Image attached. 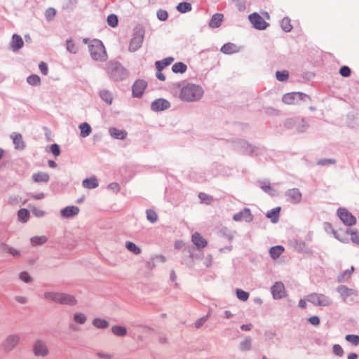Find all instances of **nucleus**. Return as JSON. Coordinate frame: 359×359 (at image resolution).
<instances>
[{"label":"nucleus","mask_w":359,"mask_h":359,"mask_svg":"<svg viewBox=\"0 0 359 359\" xmlns=\"http://www.w3.org/2000/svg\"><path fill=\"white\" fill-rule=\"evenodd\" d=\"M333 353L338 356H342L344 355V350L342 347L339 344H334L332 348Z\"/></svg>","instance_id":"59"},{"label":"nucleus","mask_w":359,"mask_h":359,"mask_svg":"<svg viewBox=\"0 0 359 359\" xmlns=\"http://www.w3.org/2000/svg\"><path fill=\"white\" fill-rule=\"evenodd\" d=\"M261 189L265 191L266 193L269 194V195L273 196L274 195V190L271 188L270 186V182L268 180H263L259 182Z\"/></svg>","instance_id":"39"},{"label":"nucleus","mask_w":359,"mask_h":359,"mask_svg":"<svg viewBox=\"0 0 359 359\" xmlns=\"http://www.w3.org/2000/svg\"><path fill=\"white\" fill-rule=\"evenodd\" d=\"M233 219L236 222L245 220L247 222H250L253 219V216L251 214L250 210L248 208H245L239 212L235 214L233 217Z\"/></svg>","instance_id":"16"},{"label":"nucleus","mask_w":359,"mask_h":359,"mask_svg":"<svg viewBox=\"0 0 359 359\" xmlns=\"http://www.w3.org/2000/svg\"><path fill=\"white\" fill-rule=\"evenodd\" d=\"M170 107V102L163 98L157 99L152 102L151 104V109L154 111H163L168 109Z\"/></svg>","instance_id":"17"},{"label":"nucleus","mask_w":359,"mask_h":359,"mask_svg":"<svg viewBox=\"0 0 359 359\" xmlns=\"http://www.w3.org/2000/svg\"><path fill=\"white\" fill-rule=\"evenodd\" d=\"M306 300L316 306L327 307L332 304V299L322 293H311L306 297Z\"/></svg>","instance_id":"6"},{"label":"nucleus","mask_w":359,"mask_h":359,"mask_svg":"<svg viewBox=\"0 0 359 359\" xmlns=\"http://www.w3.org/2000/svg\"><path fill=\"white\" fill-rule=\"evenodd\" d=\"M285 126L288 128L295 127L296 130L299 133L304 132L309 126L304 119L299 118L287 119L285 123Z\"/></svg>","instance_id":"11"},{"label":"nucleus","mask_w":359,"mask_h":359,"mask_svg":"<svg viewBox=\"0 0 359 359\" xmlns=\"http://www.w3.org/2000/svg\"><path fill=\"white\" fill-rule=\"evenodd\" d=\"M73 320L76 323L83 325L87 320V317L83 313L76 312L73 316Z\"/></svg>","instance_id":"40"},{"label":"nucleus","mask_w":359,"mask_h":359,"mask_svg":"<svg viewBox=\"0 0 359 359\" xmlns=\"http://www.w3.org/2000/svg\"><path fill=\"white\" fill-rule=\"evenodd\" d=\"M252 348V339L250 337H245L244 340L239 344V349L241 351H248Z\"/></svg>","instance_id":"33"},{"label":"nucleus","mask_w":359,"mask_h":359,"mask_svg":"<svg viewBox=\"0 0 359 359\" xmlns=\"http://www.w3.org/2000/svg\"><path fill=\"white\" fill-rule=\"evenodd\" d=\"M24 46V41L22 39V37L17 34H14L12 36V40L10 43V48L15 52L20 50L21 48H22Z\"/></svg>","instance_id":"21"},{"label":"nucleus","mask_w":359,"mask_h":359,"mask_svg":"<svg viewBox=\"0 0 359 359\" xmlns=\"http://www.w3.org/2000/svg\"><path fill=\"white\" fill-rule=\"evenodd\" d=\"M106 70L109 78L115 81H123L128 76L127 70L118 62H109Z\"/></svg>","instance_id":"2"},{"label":"nucleus","mask_w":359,"mask_h":359,"mask_svg":"<svg viewBox=\"0 0 359 359\" xmlns=\"http://www.w3.org/2000/svg\"><path fill=\"white\" fill-rule=\"evenodd\" d=\"M82 185L86 189H95L98 187L97 180L95 177L86 178L82 182Z\"/></svg>","instance_id":"28"},{"label":"nucleus","mask_w":359,"mask_h":359,"mask_svg":"<svg viewBox=\"0 0 359 359\" xmlns=\"http://www.w3.org/2000/svg\"><path fill=\"white\" fill-rule=\"evenodd\" d=\"M354 271L353 266H351L350 269L344 271L340 273L337 277V281L339 283L347 282L351 276L352 273Z\"/></svg>","instance_id":"31"},{"label":"nucleus","mask_w":359,"mask_h":359,"mask_svg":"<svg viewBox=\"0 0 359 359\" xmlns=\"http://www.w3.org/2000/svg\"><path fill=\"white\" fill-rule=\"evenodd\" d=\"M20 278L24 281L25 283H30L32 281V278L29 274L27 271H22L20 273Z\"/></svg>","instance_id":"61"},{"label":"nucleus","mask_w":359,"mask_h":359,"mask_svg":"<svg viewBox=\"0 0 359 359\" xmlns=\"http://www.w3.org/2000/svg\"><path fill=\"white\" fill-rule=\"evenodd\" d=\"M147 86V83L145 81L142 79L137 80L133 85L132 88L133 97H140L142 95Z\"/></svg>","instance_id":"15"},{"label":"nucleus","mask_w":359,"mask_h":359,"mask_svg":"<svg viewBox=\"0 0 359 359\" xmlns=\"http://www.w3.org/2000/svg\"><path fill=\"white\" fill-rule=\"evenodd\" d=\"M33 353L36 357H46L49 354V349L46 344L41 340L37 339L32 346Z\"/></svg>","instance_id":"9"},{"label":"nucleus","mask_w":359,"mask_h":359,"mask_svg":"<svg viewBox=\"0 0 359 359\" xmlns=\"http://www.w3.org/2000/svg\"><path fill=\"white\" fill-rule=\"evenodd\" d=\"M336 291L339 294L341 301L346 304L354 302L358 296V290L355 288H350L344 285H339L337 287Z\"/></svg>","instance_id":"4"},{"label":"nucleus","mask_w":359,"mask_h":359,"mask_svg":"<svg viewBox=\"0 0 359 359\" xmlns=\"http://www.w3.org/2000/svg\"><path fill=\"white\" fill-rule=\"evenodd\" d=\"M191 241L198 249L204 248L208 245L207 241L198 232L192 235Z\"/></svg>","instance_id":"22"},{"label":"nucleus","mask_w":359,"mask_h":359,"mask_svg":"<svg viewBox=\"0 0 359 359\" xmlns=\"http://www.w3.org/2000/svg\"><path fill=\"white\" fill-rule=\"evenodd\" d=\"M220 50L224 54H232L238 53L239 51V48L234 43H227L222 46Z\"/></svg>","instance_id":"25"},{"label":"nucleus","mask_w":359,"mask_h":359,"mask_svg":"<svg viewBox=\"0 0 359 359\" xmlns=\"http://www.w3.org/2000/svg\"><path fill=\"white\" fill-rule=\"evenodd\" d=\"M100 98L104 101L107 104H111L113 101V96L110 91L107 90H102L100 91Z\"/></svg>","instance_id":"34"},{"label":"nucleus","mask_w":359,"mask_h":359,"mask_svg":"<svg viewBox=\"0 0 359 359\" xmlns=\"http://www.w3.org/2000/svg\"><path fill=\"white\" fill-rule=\"evenodd\" d=\"M91 57L96 61H105L107 55L102 42L98 39H93L88 46Z\"/></svg>","instance_id":"3"},{"label":"nucleus","mask_w":359,"mask_h":359,"mask_svg":"<svg viewBox=\"0 0 359 359\" xmlns=\"http://www.w3.org/2000/svg\"><path fill=\"white\" fill-rule=\"evenodd\" d=\"M282 101L286 104H297L301 101H311V98L309 95L304 93L292 92L285 93L282 97Z\"/></svg>","instance_id":"7"},{"label":"nucleus","mask_w":359,"mask_h":359,"mask_svg":"<svg viewBox=\"0 0 359 359\" xmlns=\"http://www.w3.org/2000/svg\"><path fill=\"white\" fill-rule=\"evenodd\" d=\"M351 73V69L348 66H343L339 69V74L344 77H348Z\"/></svg>","instance_id":"58"},{"label":"nucleus","mask_w":359,"mask_h":359,"mask_svg":"<svg viewBox=\"0 0 359 359\" xmlns=\"http://www.w3.org/2000/svg\"><path fill=\"white\" fill-rule=\"evenodd\" d=\"M50 151L52 152V154L57 156L60 154V149L58 144H53L50 145Z\"/></svg>","instance_id":"63"},{"label":"nucleus","mask_w":359,"mask_h":359,"mask_svg":"<svg viewBox=\"0 0 359 359\" xmlns=\"http://www.w3.org/2000/svg\"><path fill=\"white\" fill-rule=\"evenodd\" d=\"M147 219L151 222V223H156L158 219V217L156 214V212L151 209L147 210Z\"/></svg>","instance_id":"49"},{"label":"nucleus","mask_w":359,"mask_h":359,"mask_svg":"<svg viewBox=\"0 0 359 359\" xmlns=\"http://www.w3.org/2000/svg\"><path fill=\"white\" fill-rule=\"evenodd\" d=\"M112 333L117 337H124L127 334V330L125 327L121 325H114L111 327Z\"/></svg>","instance_id":"37"},{"label":"nucleus","mask_w":359,"mask_h":359,"mask_svg":"<svg viewBox=\"0 0 359 359\" xmlns=\"http://www.w3.org/2000/svg\"><path fill=\"white\" fill-rule=\"evenodd\" d=\"M18 219L22 222H27L29 217V212L25 208H22L18 212Z\"/></svg>","instance_id":"44"},{"label":"nucleus","mask_w":359,"mask_h":359,"mask_svg":"<svg viewBox=\"0 0 359 359\" xmlns=\"http://www.w3.org/2000/svg\"><path fill=\"white\" fill-rule=\"evenodd\" d=\"M273 299H280L285 296L284 284L282 282H276L271 288Z\"/></svg>","instance_id":"14"},{"label":"nucleus","mask_w":359,"mask_h":359,"mask_svg":"<svg viewBox=\"0 0 359 359\" xmlns=\"http://www.w3.org/2000/svg\"><path fill=\"white\" fill-rule=\"evenodd\" d=\"M144 37V29L141 27H135L129 43L128 50L133 53L140 49L142 45Z\"/></svg>","instance_id":"5"},{"label":"nucleus","mask_w":359,"mask_h":359,"mask_svg":"<svg viewBox=\"0 0 359 359\" xmlns=\"http://www.w3.org/2000/svg\"><path fill=\"white\" fill-rule=\"evenodd\" d=\"M238 147L243 154L253 155L257 153V148L253 145L248 144L244 140L238 142Z\"/></svg>","instance_id":"19"},{"label":"nucleus","mask_w":359,"mask_h":359,"mask_svg":"<svg viewBox=\"0 0 359 359\" xmlns=\"http://www.w3.org/2000/svg\"><path fill=\"white\" fill-rule=\"evenodd\" d=\"M26 201V200L22 201L21 197H20L19 196H11L8 198V203L11 205H17L20 203L25 204Z\"/></svg>","instance_id":"47"},{"label":"nucleus","mask_w":359,"mask_h":359,"mask_svg":"<svg viewBox=\"0 0 359 359\" xmlns=\"http://www.w3.org/2000/svg\"><path fill=\"white\" fill-rule=\"evenodd\" d=\"M13 142L15 144V149L18 150H23L25 148V143L22 140L21 134L18 133H13L11 135Z\"/></svg>","instance_id":"23"},{"label":"nucleus","mask_w":359,"mask_h":359,"mask_svg":"<svg viewBox=\"0 0 359 359\" xmlns=\"http://www.w3.org/2000/svg\"><path fill=\"white\" fill-rule=\"evenodd\" d=\"M346 340L351 343L354 346L359 345V336L356 334H347L345 337Z\"/></svg>","instance_id":"54"},{"label":"nucleus","mask_w":359,"mask_h":359,"mask_svg":"<svg viewBox=\"0 0 359 359\" xmlns=\"http://www.w3.org/2000/svg\"><path fill=\"white\" fill-rule=\"evenodd\" d=\"M219 232H220V234L226 238V239L231 241L233 239V234L232 233V231L229 229L227 227H222L221 228V229L219 230Z\"/></svg>","instance_id":"52"},{"label":"nucleus","mask_w":359,"mask_h":359,"mask_svg":"<svg viewBox=\"0 0 359 359\" xmlns=\"http://www.w3.org/2000/svg\"><path fill=\"white\" fill-rule=\"evenodd\" d=\"M79 212V208L77 206H67L60 211L61 217L63 218H70L77 215Z\"/></svg>","instance_id":"20"},{"label":"nucleus","mask_w":359,"mask_h":359,"mask_svg":"<svg viewBox=\"0 0 359 359\" xmlns=\"http://www.w3.org/2000/svg\"><path fill=\"white\" fill-rule=\"evenodd\" d=\"M276 76V79L279 81H286L289 78V72L287 70L277 71Z\"/></svg>","instance_id":"50"},{"label":"nucleus","mask_w":359,"mask_h":359,"mask_svg":"<svg viewBox=\"0 0 359 359\" xmlns=\"http://www.w3.org/2000/svg\"><path fill=\"white\" fill-rule=\"evenodd\" d=\"M198 198H200L201 202L205 203L208 205L211 204L214 201L212 196H209L205 193H200L198 195Z\"/></svg>","instance_id":"53"},{"label":"nucleus","mask_w":359,"mask_h":359,"mask_svg":"<svg viewBox=\"0 0 359 359\" xmlns=\"http://www.w3.org/2000/svg\"><path fill=\"white\" fill-rule=\"evenodd\" d=\"M224 15L221 13H215L214 14L211 20L209 22V26L211 28H217L221 25V23L223 20Z\"/></svg>","instance_id":"24"},{"label":"nucleus","mask_w":359,"mask_h":359,"mask_svg":"<svg viewBox=\"0 0 359 359\" xmlns=\"http://www.w3.org/2000/svg\"><path fill=\"white\" fill-rule=\"evenodd\" d=\"M337 215L341 222L346 226H353L356 223V218L344 208L337 210Z\"/></svg>","instance_id":"8"},{"label":"nucleus","mask_w":359,"mask_h":359,"mask_svg":"<svg viewBox=\"0 0 359 359\" xmlns=\"http://www.w3.org/2000/svg\"><path fill=\"white\" fill-rule=\"evenodd\" d=\"M60 292H46L43 294L44 299L47 301L59 303V297Z\"/></svg>","instance_id":"32"},{"label":"nucleus","mask_w":359,"mask_h":359,"mask_svg":"<svg viewBox=\"0 0 359 359\" xmlns=\"http://www.w3.org/2000/svg\"><path fill=\"white\" fill-rule=\"evenodd\" d=\"M107 23L111 27H115L118 25V18L114 14H111L107 17Z\"/></svg>","instance_id":"57"},{"label":"nucleus","mask_w":359,"mask_h":359,"mask_svg":"<svg viewBox=\"0 0 359 359\" xmlns=\"http://www.w3.org/2000/svg\"><path fill=\"white\" fill-rule=\"evenodd\" d=\"M203 95V90L200 86L189 83L182 88L180 98L185 102H195L199 100Z\"/></svg>","instance_id":"1"},{"label":"nucleus","mask_w":359,"mask_h":359,"mask_svg":"<svg viewBox=\"0 0 359 359\" xmlns=\"http://www.w3.org/2000/svg\"><path fill=\"white\" fill-rule=\"evenodd\" d=\"M20 337L19 334H13L8 335L4 342V348L6 351H11L20 342Z\"/></svg>","instance_id":"12"},{"label":"nucleus","mask_w":359,"mask_h":359,"mask_svg":"<svg viewBox=\"0 0 359 359\" xmlns=\"http://www.w3.org/2000/svg\"><path fill=\"white\" fill-rule=\"evenodd\" d=\"M281 28L285 32H290L292 29V25H291V21L289 18H284L281 20Z\"/></svg>","instance_id":"46"},{"label":"nucleus","mask_w":359,"mask_h":359,"mask_svg":"<svg viewBox=\"0 0 359 359\" xmlns=\"http://www.w3.org/2000/svg\"><path fill=\"white\" fill-rule=\"evenodd\" d=\"M174 61L172 57H168L162 60H158L155 62L156 69H163L165 67L170 65Z\"/></svg>","instance_id":"36"},{"label":"nucleus","mask_w":359,"mask_h":359,"mask_svg":"<svg viewBox=\"0 0 359 359\" xmlns=\"http://www.w3.org/2000/svg\"><path fill=\"white\" fill-rule=\"evenodd\" d=\"M67 50L73 54H76L79 51L78 46L73 42L72 39H67L66 41Z\"/></svg>","instance_id":"48"},{"label":"nucleus","mask_w":359,"mask_h":359,"mask_svg":"<svg viewBox=\"0 0 359 359\" xmlns=\"http://www.w3.org/2000/svg\"><path fill=\"white\" fill-rule=\"evenodd\" d=\"M58 304L73 306L77 304V300L72 294L60 292Z\"/></svg>","instance_id":"18"},{"label":"nucleus","mask_w":359,"mask_h":359,"mask_svg":"<svg viewBox=\"0 0 359 359\" xmlns=\"http://www.w3.org/2000/svg\"><path fill=\"white\" fill-rule=\"evenodd\" d=\"M157 17L161 21H165L168 18V13L166 11L160 9L157 11Z\"/></svg>","instance_id":"62"},{"label":"nucleus","mask_w":359,"mask_h":359,"mask_svg":"<svg viewBox=\"0 0 359 359\" xmlns=\"http://www.w3.org/2000/svg\"><path fill=\"white\" fill-rule=\"evenodd\" d=\"M335 163H336V161L333 158H324V159H320V161H318V165L323 166L328 163L334 164Z\"/></svg>","instance_id":"64"},{"label":"nucleus","mask_w":359,"mask_h":359,"mask_svg":"<svg viewBox=\"0 0 359 359\" xmlns=\"http://www.w3.org/2000/svg\"><path fill=\"white\" fill-rule=\"evenodd\" d=\"M109 132L111 137L117 140H124L127 135L125 130H118L116 128H110Z\"/></svg>","instance_id":"26"},{"label":"nucleus","mask_w":359,"mask_h":359,"mask_svg":"<svg viewBox=\"0 0 359 359\" xmlns=\"http://www.w3.org/2000/svg\"><path fill=\"white\" fill-rule=\"evenodd\" d=\"M236 296L238 299L243 302H245L249 298V293L241 290V289H237L236 290Z\"/></svg>","instance_id":"55"},{"label":"nucleus","mask_w":359,"mask_h":359,"mask_svg":"<svg viewBox=\"0 0 359 359\" xmlns=\"http://www.w3.org/2000/svg\"><path fill=\"white\" fill-rule=\"evenodd\" d=\"M56 11L53 8H49L46 11L45 15L48 20H51L52 18L55 15Z\"/></svg>","instance_id":"60"},{"label":"nucleus","mask_w":359,"mask_h":359,"mask_svg":"<svg viewBox=\"0 0 359 359\" xmlns=\"http://www.w3.org/2000/svg\"><path fill=\"white\" fill-rule=\"evenodd\" d=\"M248 19L252 26L259 30H264L269 25L264 18L257 13H253L248 16Z\"/></svg>","instance_id":"10"},{"label":"nucleus","mask_w":359,"mask_h":359,"mask_svg":"<svg viewBox=\"0 0 359 359\" xmlns=\"http://www.w3.org/2000/svg\"><path fill=\"white\" fill-rule=\"evenodd\" d=\"M27 81L32 86H37L40 84L41 79L38 75L32 74L27 77Z\"/></svg>","instance_id":"51"},{"label":"nucleus","mask_w":359,"mask_h":359,"mask_svg":"<svg viewBox=\"0 0 359 359\" xmlns=\"http://www.w3.org/2000/svg\"><path fill=\"white\" fill-rule=\"evenodd\" d=\"M32 179L35 182H48L49 181L50 177L47 172H39L36 173H34L32 175Z\"/></svg>","instance_id":"27"},{"label":"nucleus","mask_w":359,"mask_h":359,"mask_svg":"<svg viewBox=\"0 0 359 359\" xmlns=\"http://www.w3.org/2000/svg\"><path fill=\"white\" fill-rule=\"evenodd\" d=\"M283 251H284L283 247H282L280 245H277V246L271 248L269 252H270L271 257L273 259H276L280 257V255L283 253Z\"/></svg>","instance_id":"42"},{"label":"nucleus","mask_w":359,"mask_h":359,"mask_svg":"<svg viewBox=\"0 0 359 359\" xmlns=\"http://www.w3.org/2000/svg\"><path fill=\"white\" fill-rule=\"evenodd\" d=\"M287 201L293 204H298L302 201V193L297 188L288 189L285 193Z\"/></svg>","instance_id":"13"},{"label":"nucleus","mask_w":359,"mask_h":359,"mask_svg":"<svg viewBox=\"0 0 359 359\" xmlns=\"http://www.w3.org/2000/svg\"><path fill=\"white\" fill-rule=\"evenodd\" d=\"M48 241V238L46 236H34L31 238V244L32 246L36 247L38 245H41L46 243Z\"/></svg>","instance_id":"38"},{"label":"nucleus","mask_w":359,"mask_h":359,"mask_svg":"<svg viewBox=\"0 0 359 359\" xmlns=\"http://www.w3.org/2000/svg\"><path fill=\"white\" fill-rule=\"evenodd\" d=\"M191 4L187 2H181L177 6V10L181 13L189 12L191 11Z\"/></svg>","instance_id":"43"},{"label":"nucleus","mask_w":359,"mask_h":359,"mask_svg":"<svg viewBox=\"0 0 359 359\" xmlns=\"http://www.w3.org/2000/svg\"><path fill=\"white\" fill-rule=\"evenodd\" d=\"M280 211V207L274 208L271 209V210L268 211L266 216V217L271 219V220L273 223H276L278 220Z\"/></svg>","instance_id":"29"},{"label":"nucleus","mask_w":359,"mask_h":359,"mask_svg":"<svg viewBox=\"0 0 359 359\" xmlns=\"http://www.w3.org/2000/svg\"><path fill=\"white\" fill-rule=\"evenodd\" d=\"M92 324L94 327L99 329H106L109 326V323L107 320L100 318H94L92 321Z\"/></svg>","instance_id":"30"},{"label":"nucleus","mask_w":359,"mask_h":359,"mask_svg":"<svg viewBox=\"0 0 359 359\" xmlns=\"http://www.w3.org/2000/svg\"><path fill=\"white\" fill-rule=\"evenodd\" d=\"M79 128L81 130L80 136L82 137H86L91 133L92 128L88 123H81Z\"/></svg>","instance_id":"35"},{"label":"nucleus","mask_w":359,"mask_h":359,"mask_svg":"<svg viewBox=\"0 0 359 359\" xmlns=\"http://www.w3.org/2000/svg\"><path fill=\"white\" fill-rule=\"evenodd\" d=\"M126 248L128 250L134 253L135 255H139L141 253V249L133 242L127 241L126 243Z\"/></svg>","instance_id":"45"},{"label":"nucleus","mask_w":359,"mask_h":359,"mask_svg":"<svg viewBox=\"0 0 359 359\" xmlns=\"http://www.w3.org/2000/svg\"><path fill=\"white\" fill-rule=\"evenodd\" d=\"M187 69V65L182 62H176L172 67V70L174 73H184Z\"/></svg>","instance_id":"41"},{"label":"nucleus","mask_w":359,"mask_h":359,"mask_svg":"<svg viewBox=\"0 0 359 359\" xmlns=\"http://www.w3.org/2000/svg\"><path fill=\"white\" fill-rule=\"evenodd\" d=\"M346 232L351 236V240L353 243L359 245V234L356 231L352 229H347Z\"/></svg>","instance_id":"56"}]
</instances>
